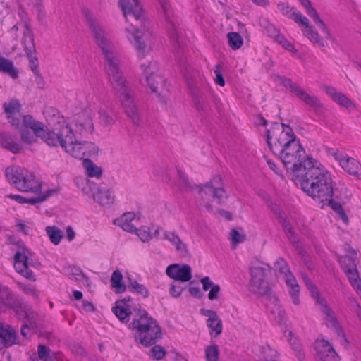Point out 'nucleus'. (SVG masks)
<instances>
[{"label": "nucleus", "instance_id": "603ef678", "mask_svg": "<svg viewBox=\"0 0 361 361\" xmlns=\"http://www.w3.org/2000/svg\"><path fill=\"white\" fill-rule=\"evenodd\" d=\"M276 269H277L281 274L283 275V278L286 277L288 274H292L289 271V267L287 262L283 259H279L275 263Z\"/></svg>", "mask_w": 361, "mask_h": 361}, {"label": "nucleus", "instance_id": "b1692460", "mask_svg": "<svg viewBox=\"0 0 361 361\" xmlns=\"http://www.w3.org/2000/svg\"><path fill=\"white\" fill-rule=\"evenodd\" d=\"M284 280L288 288V293L292 302L294 305H299L300 303L299 298L300 290L295 277L292 274H288L286 277L284 278Z\"/></svg>", "mask_w": 361, "mask_h": 361}, {"label": "nucleus", "instance_id": "c9c22d12", "mask_svg": "<svg viewBox=\"0 0 361 361\" xmlns=\"http://www.w3.org/2000/svg\"><path fill=\"white\" fill-rule=\"evenodd\" d=\"M0 71L8 74L13 78L18 76V71L13 67V63L2 56H0Z\"/></svg>", "mask_w": 361, "mask_h": 361}, {"label": "nucleus", "instance_id": "c03bdc74", "mask_svg": "<svg viewBox=\"0 0 361 361\" xmlns=\"http://www.w3.org/2000/svg\"><path fill=\"white\" fill-rule=\"evenodd\" d=\"M128 288L133 291L136 292L137 294L141 295L143 298L149 296L148 289L142 284L139 283L135 280L130 279Z\"/></svg>", "mask_w": 361, "mask_h": 361}, {"label": "nucleus", "instance_id": "13d9d810", "mask_svg": "<svg viewBox=\"0 0 361 361\" xmlns=\"http://www.w3.org/2000/svg\"><path fill=\"white\" fill-rule=\"evenodd\" d=\"M54 192L53 190H49L46 194L38 196L37 197L25 198V203L35 204L44 201L51 194Z\"/></svg>", "mask_w": 361, "mask_h": 361}, {"label": "nucleus", "instance_id": "39448f33", "mask_svg": "<svg viewBox=\"0 0 361 361\" xmlns=\"http://www.w3.org/2000/svg\"><path fill=\"white\" fill-rule=\"evenodd\" d=\"M135 340L143 346L154 345L161 337V330L157 321L149 317L145 310H139L130 324Z\"/></svg>", "mask_w": 361, "mask_h": 361}, {"label": "nucleus", "instance_id": "ddd939ff", "mask_svg": "<svg viewBox=\"0 0 361 361\" xmlns=\"http://www.w3.org/2000/svg\"><path fill=\"white\" fill-rule=\"evenodd\" d=\"M119 94L121 104L125 109L127 116L134 124H138L140 121L138 109L134 102L130 91L127 87L117 92Z\"/></svg>", "mask_w": 361, "mask_h": 361}, {"label": "nucleus", "instance_id": "864d4df0", "mask_svg": "<svg viewBox=\"0 0 361 361\" xmlns=\"http://www.w3.org/2000/svg\"><path fill=\"white\" fill-rule=\"evenodd\" d=\"M99 118L104 126H111L114 123V118L104 110H99Z\"/></svg>", "mask_w": 361, "mask_h": 361}, {"label": "nucleus", "instance_id": "473e14b6", "mask_svg": "<svg viewBox=\"0 0 361 361\" xmlns=\"http://www.w3.org/2000/svg\"><path fill=\"white\" fill-rule=\"evenodd\" d=\"M45 231L51 243L55 245H59L63 237L62 231L56 226H47Z\"/></svg>", "mask_w": 361, "mask_h": 361}, {"label": "nucleus", "instance_id": "4468645a", "mask_svg": "<svg viewBox=\"0 0 361 361\" xmlns=\"http://www.w3.org/2000/svg\"><path fill=\"white\" fill-rule=\"evenodd\" d=\"M14 268L16 271L31 281L36 280L34 273L29 269L27 251L22 250L16 252L14 256Z\"/></svg>", "mask_w": 361, "mask_h": 361}, {"label": "nucleus", "instance_id": "f704fd0d", "mask_svg": "<svg viewBox=\"0 0 361 361\" xmlns=\"http://www.w3.org/2000/svg\"><path fill=\"white\" fill-rule=\"evenodd\" d=\"M276 35H271L273 37L279 44H281L286 50L294 54L298 53V50L295 49L293 44H291L283 35H281L278 30L273 28Z\"/></svg>", "mask_w": 361, "mask_h": 361}, {"label": "nucleus", "instance_id": "8fccbe9b", "mask_svg": "<svg viewBox=\"0 0 361 361\" xmlns=\"http://www.w3.org/2000/svg\"><path fill=\"white\" fill-rule=\"evenodd\" d=\"M334 101L345 108L355 107L353 102L342 92H339Z\"/></svg>", "mask_w": 361, "mask_h": 361}, {"label": "nucleus", "instance_id": "4be33fe9", "mask_svg": "<svg viewBox=\"0 0 361 361\" xmlns=\"http://www.w3.org/2000/svg\"><path fill=\"white\" fill-rule=\"evenodd\" d=\"M92 195L94 200L102 206L109 205L114 200V196L111 194L110 190L106 187H97Z\"/></svg>", "mask_w": 361, "mask_h": 361}, {"label": "nucleus", "instance_id": "774afa93", "mask_svg": "<svg viewBox=\"0 0 361 361\" xmlns=\"http://www.w3.org/2000/svg\"><path fill=\"white\" fill-rule=\"evenodd\" d=\"M326 93L329 95L333 100H334L336 99V97H337L338 94L340 92H338L334 87H331V86H325L324 87Z\"/></svg>", "mask_w": 361, "mask_h": 361}, {"label": "nucleus", "instance_id": "79ce46f5", "mask_svg": "<svg viewBox=\"0 0 361 361\" xmlns=\"http://www.w3.org/2000/svg\"><path fill=\"white\" fill-rule=\"evenodd\" d=\"M302 32L304 36H305L312 43L319 44L322 46L324 45L322 39L312 25L307 30H302Z\"/></svg>", "mask_w": 361, "mask_h": 361}, {"label": "nucleus", "instance_id": "e2e57ef3", "mask_svg": "<svg viewBox=\"0 0 361 361\" xmlns=\"http://www.w3.org/2000/svg\"><path fill=\"white\" fill-rule=\"evenodd\" d=\"M214 75H215V78H214V80H215V82L221 86V87H224L225 85V81H224V78L223 77V75L221 72V70H220V66L219 65H216L215 66V69H214Z\"/></svg>", "mask_w": 361, "mask_h": 361}, {"label": "nucleus", "instance_id": "2eb2a0df", "mask_svg": "<svg viewBox=\"0 0 361 361\" xmlns=\"http://www.w3.org/2000/svg\"><path fill=\"white\" fill-rule=\"evenodd\" d=\"M3 109L8 122L16 128L21 126V104L17 99H11L3 104Z\"/></svg>", "mask_w": 361, "mask_h": 361}, {"label": "nucleus", "instance_id": "09e8293b", "mask_svg": "<svg viewBox=\"0 0 361 361\" xmlns=\"http://www.w3.org/2000/svg\"><path fill=\"white\" fill-rule=\"evenodd\" d=\"M37 352L38 356L42 360L53 361V357L51 355V350L44 345H39Z\"/></svg>", "mask_w": 361, "mask_h": 361}, {"label": "nucleus", "instance_id": "4d7b16f0", "mask_svg": "<svg viewBox=\"0 0 361 361\" xmlns=\"http://www.w3.org/2000/svg\"><path fill=\"white\" fill-rule=\"evenodd\" d=\"M283 227L285 229V231L287 233L288 237L290 239V240L293 243L296 244V247H299V241L298 240V238L295 235L293 231H292V228L290 225L288 223L284 222L283 223Z\"/></svg>", "mask_w": 361, "mask_h": 361}, {"label": "nucleus", "instance_id": "9d476101", "mask_svg": "<svg viewBox=\"0 0 361 361\" xmlns=\"http://www.w3.org/2000/svg\"><path fill=\"white\" fill-rule=\"evenodd\" d=\"M269 271L268 266H255L250 269V290L252 293L263 295L269 292V287L266 278Z\"/></svg>", "mask_w": 361, "mask_h": 361}, {"label": "nucleus", "instance_id": "393cba45", "mask_svg": "<svg viewBox=\"0 0 361 361\" xmlns=\"http://www.w3.org/2000/svg\"><path fill=\"white\" fill-rule=\"evenodd\" d=\"M0 146L13 153H20L22 151V147L16 142L12 136L7 133H0Z\"/></svg>", "mask_w": 361, "mask_h": 361}, {"label": "nucleus", "instance_id": "de8ad7c7", "mask_svg": "<svg viewBox=\"0 0 361 361\" xmlns=\"http://www.w3.org/2000/svg\"><path fill=\"white\" fill-rule=\"evenodd\" d=\"M277 8L283 15L289 18H293V13L298 11L294 7H290L288 4L284 2L278 4Z\"/></svg>", "mask_w": 361, "mask_h": 361}, {"label": "nucleus", "instance_id": "a18cd8bd", "mask_svg": "<svg viewBox=\"0 0 361 361\" xmlns=\"http://www.w3.org/2000/svg\"><path fill=\"white\" fill-rule=\"evenodd\" d=\"M289 342L292 349L295 352V356L299 360L302 361L305 357V355L298 339L297 338H292L289 340Z\"/></svg>", "mask_w": 361, "mask_h": 361}, {"label": "nucleus", "instance_id": "bb28decb", "mask_svg": "<svg viewBox=\"0 0 361 361\" xmlns=\"http://www.w3.org/2000/svg\"><path fill=\"white\" fill-rule=\"evenodd\" d=\"M112 312L122 322H128L130 319L131 311L130 307L124 301H118L112 307Z\"/></svg>", "mask_w": 361, "mask_h": 361}, {"label": "nucleus", "instance_id": "cd10ccee", "mask_svg": "<svg viewBox=\"0 0 361 361\" xmlns=\"http://www.w3.org/2000/svg\"><path fill=\"white\" fill-rule=\"evenodd\" d=\"M357 258V252L351 248L348 249L347 254L345 256L340 257L339 262L344 272L350 269H353V267H357L355 262Z\"/></svg>", "mask_w": 361, "mask_h": 361}, {"label": "nucleus", "instance_id": "2f4dec72", "mask_svg": "<svg viewBox=\"0 0 361 361\" xmlns=\"http://www.w3.org/2000/svg\"><path fill=\"white\" fill-rule=\"evenodd\" d=\"M333 196L334 195H331L329 200L326 201H320L318 203L321 204L322 208H323L326 205L331 207V208L336 212V214L342 219V221L344 223L347 224L348 222V218L345 211L343 210L341 204L339 202L333 200Z\"/></svg>", "mask_w": 361, "mask_h": 361}, {"label": "nucleus", "instance_id": "37998d69", "mask_svg": "<svg viewBox=\"0 0 361 361\" xmlns=\"http://www.w3.org/2000/svg\"><path fill=\"white\" fill-rule=\"evenodd\" d=\"M219 350L216 344H212L205 348V358L207 361H218Z\"/></svg>", "mask_w": 361, "mask_h": 361}, {"label": "nucleus", "instance_id": "6e6d98bb", "mask_svg": "<svg viewBox=\"0 0 361 361\" xmlns=\"http://www.w3.org/2000/svg\"><path fill=\"white\" fill-rule=\"evenodd\" d=\"M165 354L164 349L160 345H154L150 350V355L157 360L162 359Z\"/></svg>", "mask_w": 361, "mask_h": 361}, {"label": "nucleus", "instance_id": "f8f14e48", "mask_svg": "<svg viewBox=\"0 0 361 361\" xmlns=\"http://www.w3.org/2000/svg\"><path fill=\"white\" fill-rule=\"evenodd\" d=\"M317 361H339V357L333 345L326 340L318 338L314 343Z\"/></svg>", "mask_w": 361, "mask_h": 361}, {"label": "nucleus", "instance_id": "a211bd4d", "mask_svg": "<svg viewBox=\"0 0 361 361\" xmlns=\"http://www.w3.org/2000/svg\"><path fill=\"white\" fill-rule=\"evenodd\" d=\"M200 313L202 315L208 317L206 324L207 326L209 328L211 337L216 338L219 336L222 333L223 325L217 313L214 310L204 308L200 310Z\"/></svg>", "mask_w": 361, "mask_h": 361}, {"label": "nucleus", "instance_id": "ea45409f", "mask_svg": "<svg viewBox=\"0 0 361 361\" xmlns=\"http://www.w3.org/2000/svg\"><path fill=\"white\" fill-rule=\"evenodd\" d=\"M13 298L9 292L0 286V310L12 305Z\"/></svg>", "mask_w": 361, "mask_h": 361}, {"label": "nucleus", "instance_id": "338daca9", "mask_svg": "<svg viewBox=\"0 0 361 361\" xmlns=\"http://www.w3.org/2000/svg\"><path fill=\"white\" fill-rule=\"evenodd\" d=\"M300 4L304 6L306 10L307 13L309 15L314 10H316L312 5L310 0H299Z\"/></svg>", "mask_w": 361, "mask_h": 361}, {"label": "nucleus", "instance_id": "7c9ffc66", "mask_svg": "<svg viewBox=\"0 0 361 361\" xmlns=\"http://www.w3.org/2000/svg\"><path fill=\"white\" fill-rule=\"evenodd\" d=\"M28 115H25L23 116L21 126L20 128V134L22 142L30 145L35 142H37L36 137H39L37 136L35 133L34 132L33 129H32L30 127H25L24 125V118L25 116H27Z\"/></svg>", "mask_w": 361, "mask_h": 361}, {"label": "nucleus", "instance_id": "1a4fd4ad", "mask_svg": "<svg viewBox=\"0 0 361 361\" xmlns=\"http://www.w3.org/2000/svg\"><path fill=\"white\" fill-rule=\"evenodd\" d=\"M138 25H130L125 28L126 36L128 40L133 44L134 47L142 54L147 49H152L153 44V37L149 32H142L137 29Z\"/></svg>", "mask_w": 361, "mask_h": 361}, {"label": "nucleus", "instance_id": "f03ea898", "mask_svg": "<svg viewBox=\"0 0 361 361\" xmlns=\"http://www.w3.org/2000/svg\"><path fill=\"white\" fill-rule=\"evenodd\" d=\"M266 142L273 154L279 156L287 168H291L295 176L297 169L303 168L305 162L309 159L300 141L296 139L293 130L282 123H273L266 131Z\"/></svg>", "mask_w": 361, "mask_h": 361}, {"label": "nucleus", "instance_id": "c85d7f7f", "mask_svg": "<svg viewBox=\"0 0 361 361\" xmlns=\"http://www.w3.org/2000/svg\"><path fill=\"white\" fill-rule=\"evenodd\" d=\"M76 130L82 134L85 132H90L93 130L92 119L87 114H82L77 117L75 121Z\"/></svg>", "mask_w": 361, "mask_h": 361}, {"label": "nucleus", "instance_id": "a19ab883", "mask_svg": "<svg viewBox=\"0 0 361 361\" xmlns=\"http://www.w3.org/2000/svg\"><path fill=\"white\" fill-rule=\"evenodd\" d=\"M22 312L25 319V324H28L32 330L36 329L37 328V314L31 310H23Z\"/></svg>", "mask_w": 361, "mask_h": 361}, {"label": "nucleus", "instance_id": "0eeeda50", "mask_svg": "<svg viewBox=\"0 0 361 361\" xmlns=\"http://www.w3.org/2000/svg\"><path fill=\"white\" fill-rule=\"evenodd\" d=\"M317 303L323 314L324 324L328 328L333 329L341 338V343L345 348L348 347L349 342L345 337L344 331L341 326L334 311L328 305L325 299L321 298L319 294L316 293Z\"/></svg>", "mask_w": 361, "mask_h": 361}, {"label": "nucleus", "instance_id": "3c124183", "mask_svg": "<svg viewBox=\"0 0 361 361\" xmlns=\"http://www.w3.org/2000/svg\"><path fill=\"white\" fill-rule=\"evenodd\" d=\"M134 232L136 233L142 242H148L152 238L151 232L147 227H142L139 229L135 228V231Z\"/></svg>", "mask_w": 361, "mask_h": 361}, {"label": "nucleus", "instance_id": "58836bf2", "mask_svg": "<svg viewBox=\"0 0 361 361\" xmlns=\"http://www.w3.org/2000/svg\"><path fill=\"white\" fill-rule=\"evenodd\" d=\"M227 37L228 44L232 49H238L243 45V39L238 32H229L227 35Z\"/></svg>", "mask_w": 361, "mask_h": 361}, {"label": "nucleus", "instance_id": "6ab92c4d", "mask_svg": "<svg viewBox=\"0 0 361 361\" xmlns=\"http://www.w3.org/2000/svg\"><path fill=\"white\" fill-rule=\"evenodd\" d=\"M334 157L349 174L357 175L361 170V165L359 161L350 157L345 153L337 151L334 153Z\"/></svg>", "mask_w": 361, "mask_h": 361}, {"label": "nucleus", "instance_id": "423d86ee", "mask_svg": "<svg viewBox=\"0 0 361 361\" xmlns=\"http://www.w3.org/2000/svg\"><path fill=\"white\" fill-rule=\"evenodd\" d=\"M7 179L15 187L23 192L37 193L41 190V183L31 172L20 167H8L5 171Z\"/></svg>", "mask_w": 361, "mask_h": 361}, {"label": "nucleus", "instance_id": "72a5a7b5", "mask_svg": "<svg viewBox=\"0 0 361 361\" xmlns=\"http://www.w3.org/2000/svg\"><path fill=\"white\" fill-rule=\"evenodd\" d=\"M111 283V286L117 293H123L126 289V287L123 282V275L118 270H116L112 273Z\"/></svg>", "mask_w": 361, "mask_h": 361}, {"label": "nucleus", "instance_id": "aec40b11", "mask_svg": "<svg viewBox=\"0 0 361 361\" xmlns=\"http://www.w3.org/2000/svg\"><path fill=\"white\" fill-rule=\"evenodd\" d=\"M221 178L219 176L213 178L210 182L204 185L201 188V192L205 194L212 193L214 198L217 200L219 204L224 202L227 198V194L225 190L219 185Z\"/></svg>", "mask_w": 361, "mask_h": 361}, {"label": "nucleus", "instance_id": "0e129e2a", "mask_svg": "<svg viewBox=\"0 0 361 361\" xmlns=\"http://www.w3.org/2000/svg\"><path fill=\"white\" fill-rule=\"evenodd\" d=\"M169 37L171 42L174 44L176 48L180 47V42L178 39V33L177 30L175 27H172L171 30L169 32Z\"/></svg>", "mask_w": 361, "mask_h": 361}, {"label": "nucleus", "instance_id": "f257e3e1", "mask_svg": "<svg viewBox=\"0 0 361 361\" xmlns=\"http://www.w3.org/2000/svg\"><path fill=\"white\" fill-rule=\"evenodd\" d=\"M25 127L33 129L35 134L47 145L61 146L68 154L79 159L96 155L98 147L91 142H78L75 140L72 128L64 122L59 128L48 129L44 123L36 121L31 116L24 118Z\"/></svg>", "mask_w": 361, "mask_h": 361}, {"label": "nucleus", "instance_id": "c756f323", "mask_svg": "<svg viewBox=\"0 0 361 361\" xmlns=\"http://www.w3.org/2000/svg\"><path fill=\"white\" fill-rule=\"evenodd\" d=\"M200 282L204 291L210 290L208 294V298L210 300H214L219 298L221 291V288L219 285L214 284L208 276L201 279Z\"/></svg>", "mask_w": 361, "mask_h": 361}, {"label": "nucleus", "instance_id": "6e6552de", "mask_svg": "<svg viewBox=\"0 0 361 361\" xmlns=\"http://www.w3.org/2000/svg\"><path fill=\"white\" fill-rule=\"evenodd\" d=\"M280 82L285 87L288 88L290 91L298 97V99L307 106L318 111L322 108V104L319 99L313 94H310L305 89L298 84L293 82L291 79L288 78H279Z\"/></svg>", "mask_w": 361, "mask_h": 361}, {"label": "nucleus", "instance_id": "412c9836", "mask_svg": "<svg viewBox=\"0 0 361 361\" xmlns=\"http://www.w3.org/2000/svg\"><path fill=\"white\" fill-rule=\"evenodd\" d=\"M163 238L175 247L176 251L180 257H186L189 255L188 245L181 240L176 232L166 231L164 232Z\"/></svg>", "mask_w": 361, "mask_h": 361}, {"label": "nucleus", "instance_id": "4c0bfd02", "mask_svg": "<svg viewBox=\"0 0 361 361\" xmlns=\"http://www.w3.org/2000/svg\"><path fill=\"white\" fill-rule=\"evenodd\" d=\"M23 44L27 54L31 55L35 52L34 39L30 30H27L24 33Z\"/></svg>", "mask_w": 361, "mask_h": 361}, {"label": "nucleus", "instance_id": "20e7f679", "mask_svg": "<svg viewBox=\"0 0 361 361\" xmlns=\"http://www.w3.org/2000/svg\"><path fill=\"white\" fill-rule=\"evenodd\" d=\"M82 13L94 35L97 44L100 47L106 58L105 66L113 88L116 92L125 89L127 87L126 79L119 68V59L107 33L88 8H83Z\"/></svg>", "mask_w": 361, "mask_h": 361}, {"label": "nucleus", "instance_id": "7ed1b4c3", "mask_svg": "<svg viewBox=\"0 0 361 361\" xmlns=\"http://www.w3.org/2000/svg\"><path fill=\"white\" fill-rule=\"evenodd\" d=\"M295 178L304 192L317 202L328 200L334 195L331 175L316 159L307 160L303 168L295 170Z\"/></svg>", "mask_w": 361, "mask_h": 361}, {"label": "nucleus", "instance_id": "052dcab7", "mask_svg": "<svg viewBox=\"0 0 361 361\" xmlns=\"http://www.w3.org/2000/svg\"><path fill=\"white\" fill-rule=\"evenodd\" d=\"M184 288L177 283H173L171 286L169 293L173 298H178L180 296Z\"/></svg>", "mask_w": 361, "mask_h": 361}, {"label": "nucleus", "instance_id": "680f3d73", "mask_svg": "<svg viewBox=\"0 0 361 361\" xmlns=\"http://www.w3.org/2000/svg\"><path fill=\"white\" fill-rule=\"evenodd\" d=\"M230 238L232 243L235 245L242 243L245 237L239 233L236 229H232L230 233Z\"/></svg>", "mask_w": 361, "mask_h": 361}, {"label": "nucleus", "instance_id": "5fc2aeb1", "mask_svg": "<svg viewBox=\"0 0 361 361\" xmlns=\"http://www.w3.org/2000/svg\"><path fill=\"white\" fill-rule=\"evenodd\" d=\"M353 269H350L347 271H345L350 285H353L354 283H356L357 281L361 279L359 276L357 267H353Z\"/></svg>", "mask_w": 361, "mask_h": 361}, {"label": "nucleus", "instance_id": "dca6fc26", "mask_svg": "<svg viewBox=\"0 0 361 361\" xmlns=\"http://www.w3.org/2000/svg\"><path fill=\"white\" fill-rule=\"evenodd\" d=\"M120 6L126 21L134 19L137 23L141 21L142 8L138 0H120Z\"/></svg>", "mask_w": 361, "mask_h": 361}, {"label": "nucleus", "instance_id": "9b49d317", "mask_svg": "<svg viewBox=\"0 0 361 361\" xmlns=\"http://www.w3.org/2000/svg\"><path fill=\"white\" fill-rule=\"evenodd\" d=\"M157 63L151 62L149 66L146 67L144 73L146 81L154 93L161 94L165 85V80L160 73H158Z\"/></svg>", "mask_w": 361, "mask_h": 361}, {"label": "nucleus", "instance_id": "e433bc0d", "mask_svg": "<svg viewBox=\"0 0 361 361\" xmlns=\"http://www.w3.org/2000/svg\"><path fill=\"white\" fill-rule=\"evenodd\" d=\"M84 166L85 167L87 173L90 177L99 178L102 173V169L95 165L88 158L84 159Z\"/></svg>", "mask_w": 361, "mask_h": 361}, {"label": "nucleus", "instance_id": "a878e982", "mask_svg": "<svg viewBox=\"0 0 361 361\" xmlns=\"http://www.w3.org/2000/svg\"><path fill=\"white\" fill-rule=\"evenodd\" d=\"M135 218L133 212H127L123 214L120 218L115 219L114 223L119 226L125 231L133 233L135 231V226L132 224Z\"/></svg>", "mask_w": 361, "mask_h": 361}, {"label": "nucleus", "instance_id": "5701e85b", "mask_svg": "<svg viewBox=\"0 0 361 361\" xmlns=\"http://www.w3.org/2000/svg\"><path fill=\"white\" fill-rule=\"evenodd\" d=\"M16 341V334L14 329L10 326L3 327L0 325V349L15 344Z\"/></svg>", "mask_w": 361, "mask_h": 361}, {"label": "nucleus", "instance_id": "49530a36", "mask_svg": "<svg viewBox=\"0 0 361 361\" xmlns=\"http://www.w3.org/2000/svg\"><path fill=\"white\" fill-rule=\"evenodd\" d=\"M293 19L295 20L296 23H298L300 26L302 27V30H307L310 26H312L310 24L308 18L303 16L302 13H300L299 11L293 13Z\"/></svg>", "mask_w": 361, "mask_h": 361}, {"label": "nucleus", "instance_id": "bf43d9fd", "mask_svg": "<svg viewBox=\"0 0 361 361\" xmlns=\"http://www.w3.org/2000/svg\"><path fill=\"white\" fill-rule=\"evenodd\" d=\"M309 16L313 18L315 23H317L321 30L324 32H328L327 27L326 24L324 23V21L320 18L317 11L314 10L313 12H312Z\"/></svg>", "mask_w": 361, "mask_h": 361}, {"label": "nucleus", "instance_id": "f3484780", "mask_svg": "<svg viewBox=\"0 0 361 361\" xmlns=\"http://www.w3.org/2000/svg\"><path fill=\"white\" fill-rule=\"evenodd\" d=\"M166 274L169 277L182 282L192 279V269L188 264H171L166 268Z\"/></svg>", "mask_w": 361, "mask_h": 361}, {"label": "nucleus", "instance_id": "69168bd1", "mask_svg": "<svg viewBox=\"0 0 361 361\" xmlns=\"http://www.w3.org/2000/svg\"><path fill=\"white\" fill-rule=\"evenodd\" d=\"M30 60V66L31 70L37 73L38 72V60L37 58L34 56L33 54H27Z\"/></svg>", "mask_w": 361, "mask_h": 361}]
</instances>
